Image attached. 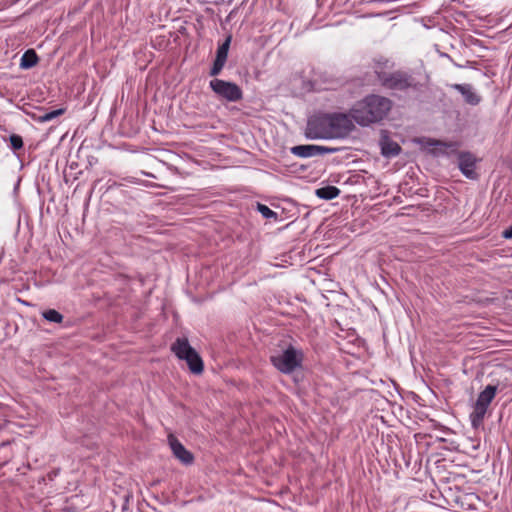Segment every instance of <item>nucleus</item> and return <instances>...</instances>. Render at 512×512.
<instances>
[{"instance_id": "nucleus-1", "label": "nucleus", "mask_w": 512, "mask_h": 512, "mask_svg": "<svg viewBox=\"0 0 512 512\" xmlns=\"http://www.w3.org/2000/svg\"><path fill=\"white\" fill-rule=\"evenodd\" d=\"M392 106L393 103L389 98L370 94L353 105L351 116L359 126L368 127L384 120Z\"/></svg>"}, {"instance_id": "nucleus-2", "label": "nucleus", "mask_w": 512, "mask_h": 512, "mask_svg": "<svg viewBox=\"0 0 512 512\" xmlns=\"http://www.w3.org/2000/svg\"><path fill=\"white\" fill-rule=\"evenodd\" d=\"M304 360L303 350L293 345H288L281 353L272 355V365L281 373L290 375L302 367Z\"/></svg>"}, {"instance_id": "nucleus-3", "label": "nucleus", "mask_w": 512, "mask_h": 512, "mask_svg": "<svg viewBox=\"0 0 512 512\" xmlns=\"http://www.w3.org/2000/svg\"><path fill=\"white\" fill-rule=\"evenodd\" d=\"M171 351L180 360H184L187 363L192 373L200 374L203 372V361L198 352L189 344L187 338H177L171 345Z\"/></svg>"}, {"instance_id": "nucleus-4", "label": "nucleus", "mask_w": 512, "mask_h": 512, "mask_svg": "<svg viewBox=\"0 0 512 512\" xmlns=\"http://www.w3.org/2000/svg\"><path fill=\"white\" fill-rule=\"evenodd\" d=\"M498 387L496 385H487L478 395L473 405V411L470 413V421L473 428H479L484 421L488 407L495 398Z\"/></svg>"}, {"instance_id": "nucleus-5", "label": "nucleus", "mask_w": 512, "mask_h": 512, "mask_svg": "<svg viewBox=\"0 0 512 512\" xmlns=\"http://www.w3.org/2000/svg\"><path fill=\"white\" fill-rule=\"evenodd\" d=\"M329 122L331 139L345 138L355 129L351 111L349 114L329 113Z\"/></svg>"}, {"instance_id": "nucleus-6", "label": "nucleus", "mask_w": 512, "mask_h": 512, "mask_svg": "<svg viewBox=\"0 0 512 512\" xmlns=\"http://www.w3.org/2000/svg\"><path fill=\"white\" fill-rule=\"evenodd\" d=\"M329 113L311 117L305 129V137L310 140L331 139Z\"/></svg>"}, {"instance_id": "nucleus-7", "label": "nucleus", "mask_w": 512, "mask_h": 512, "mask_svg": "<svg viewBox=\"0 0 512 512\" xmlns=\"http://www.w3.org/2000/svg\"><path fill=\"white\" fill-rule=\"evenodd\" d=\"M209 87L216 95L229 102L239 101L243 97L241 88L233 82L214 78L210 81Z\"/></svg>"}, {"instance_id": "nucleus-8", "label": "nucleus", "mask_w": 512, "mask_h": 512, "mask_svg": "<svg viewBox=\"0 0 512 512\" xmlns=\"http://www.w3.org/2000/svg\"><path fill=\"white\" fill-rule=\"evenodd\" d=\"M378 78L388 89L404 91L413 85V78L404 72L379 73Z\"/></svg>"}, {"instance_id": "nucleus-9", "label": "nucleus", "mask_w": 512, "mask_h": 512, "mask_svg": "<svg viewBox=\"0 0 512 512\" xmlns=\"http://www.w3.org/2000/svg\"><path fill=\"white\" fill-rule=\"evenodd\" d=\"M338 151V148L307 144V145H296L290 148L291 154L299 158H311L315 156H323L326 154H332Z\"/></svg>"}, {"instance_id": "nucleus-10", "label": "nucleus", "mask_w": 512, "mask_h": 512, "mask_svg": "<svg viewBox=\"0 0 512 512\" xmlns=\"http://www.w3.org/2000/svg\"><path fill=\"white\" fill-rule=\"evenodd\" d=\"M231 41H232V35L229 34L226 37V39L224 40V42L218 46L217 51H216V57L214 59L213 65L209 72L210 76L216 77L223 70V68L226 64L227 58H228V52H229Z\"/></svg>"}, {"instance_id": "nucleus-11", "label": "nucleus", "mask_w": 512, "mask_h": 512, "mask_svg": "<svg viewBox=\"0 0 512 512\" xmlns=\"http://www.w3.org/2000/svg\"><path fill=\"white\" fill-rule=\"evenodd\" d=\"M379 145L381 154L386 158L396 157L401 152L400 145L390 138L387 130H381Z\"/></svg>"}, {"instance_id": "nucleus-12", "label": "nucleus", "mask_w": 512, "mask_h": 512, "mask_svg": "<svg viewBox=\"0 0 512 512\" xmlns=\"http://www.w3.org/2000/svg\"><path fill=\"white\" fill-rule=\"evenodd\" d=\"M458 167L468 179H476V158L470 152H462L458 156Z\"/></svg>"}, {"instance_id": "nucleus-13", "label": "nucleus", "mask_w": 512, "mask_h": 512, "mask_svg": "<svg viewBox=\"0 0 512 512\" xmlns=\"http://www.w3.org/2000/svg\"><path fill=\"white\" fill-rule=\"evenodd\" d=\"M170 448L173 455L184 465H191L194 461L193 454L188 451L176 438H169Z\"/></svg>"}, {"instance_id": "nucleus-14", "label": "nucleus", "mask_w": 512, "mask_h": 512, "mask_svg": "<svg viewBox=\"0 0 512 512\" xmlns=\"http://www.w3.org/2000/svg\"><path fill=\"white\" fill-rule=\"evenodd\" d=\"M450 87L461 93L464 101L469 105L476 106L481 102V96L476 93L470 84H452Z\"/></svg>"}, {"instance_id": "nucleus-15", "label": "nucleus", "mask_w": 512, "mask_h": 512, "mask_svg": "<svg viewBox=\"0 0 512 512\" xmlns=\"http://www.w3.org/2000/svg\"><path fill=\"white\" fill-rule=\"evenodd\" d=\"M430 145L435 146V150L440 154L454 153L459 148L457 142H443L440 140H434Z\"/></svg>"}, {"instance_id": "nucleus-16", "label": "nucleus", "mask_w": 512, "mask_h": 512, "mask_svg": "<svg viewBox=\"0 0 512 512\" xmlns=\"http://www.w3.org/2000/svg\"><path fill=\"white\" fill-rule=\"evenodd\" d=\"M316 196L324 200H332L340 194V190L336 186H325L318 188L315 192Z\"/></svg>"}, {"instance_id": "nucleus-17", "label": "nucleus", "mask_w": 512, "mask_h": 512, "mask_svg": "<svg viewBox=\"0 0 512 512\" xmlns=\"http://www.w3.org/2000/svg\"><path fill=\"white\" fill-rule=\"evenodd\" d=\"M38 62V56L32 49L27 50L21 57L20 67L23 69H29L35 66Z\"/></svg>"}, {"instance_id": "nucleus-18", "label": "nucleus", "mask_w": 512, "mask_h": 512, "mask_svg": "<svg viewBox=\"0 0 512 512\" xmlns=\"http://www.w3.org/2000/svg\"><path fill=\"white\" fill-rule=\"evenodd\" d=\"M64 113V108H59L50 112H43L38 116L40 122H49Z\"/></svg>"}, {"instance_id": "nucleus-19", "label": "nucleus", "mask_w": 512, "mask_h": 512, "mask_svg": "<svg viewBox=\"0 0 512 512\" xmlns=\"http://www.w3.org/2000/svg\"><path fill=\"white\" fill-rule=\"evenodd\" d=\"M257 211L265 218V219H278V214L270 209L267 205L257 203Z\"/></svg>"}, {"instance_id": "nucleus-20", "label": "nucleus", "mask_w": 512, "mask_h": 512, "mask_svg": "<svg viewBox=\"0 0 512 512\" xmlns=\"http://www.w3.org/2000/svg\"><path fill=\"white\" fill-rule=\"evenodd\" d=\"M42 315L49 322L61 323L63 320L62 314L54 309L46 310L42 313Z\"/></svg>"}, {"instance_id": "nucleus-21", "label": "nucleus", "mask_w": 512, "mask_h": 512, "mask_svg": "<svg viewBox=\"0 0 512 512\" xmlns=\"http://www.w3.org/2000/svg\"><path fill=\"white\" fill-rule=\"evenodd\" d=\"M9 142L13 150H19L23 147V139L20 135L12 134L9 137Z\"/></svg>"}, {"instance_id": "nucleus-22", "label": "nucleus", "mask_w": 512, "mask_h": 512, "mask_svg": "<svg viewBox=\"0 0 512 512\" xmlns=\"http://www.w3.org/2000/svg\"><path fill=\"white\" fill-rule=\"evenodd\" d=\"M78 500H79V497L77 495L72 496L69 499H66V503H69V506H66V512H79V511H77V510L72 508V506Z\"/></svg>"}, {"instance_id": "nucleus-23", "label": "nucleus", "mask_w": 512, "mask_h": 512, "mask_svg": "<svg viewBox=\"0 0 512 512\" xmlns=\"http://www.w3.org/2000/svg\"><path fill=\"white\" fill-rule=\"evenodd\" d=\"M502 236L505 239H512V225L502 232Z\"/></svg>"}]
</instances>
